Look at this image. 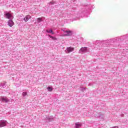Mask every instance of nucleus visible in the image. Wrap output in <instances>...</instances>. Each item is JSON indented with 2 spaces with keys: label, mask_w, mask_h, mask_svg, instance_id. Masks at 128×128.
Instances as JSON below:
<instances>
[{
  "label": "nucleus",
  "mask_w": 128,
  "mask_h": 128,
  "mask_svg": "<svg viewBox=\"0 0 128 128\" xmlns=\"http://www.w3.org/2000/svg\"><path fill=\"white\" fill-rule=\"evenodd\" d=\"M64 33L66 34H64V36H72V30H65Z\"/></svg>",
  "instance_id": "1"
},
{
  "label": "nucleus",
  "mask_w": 128,
  "mask_h": 128,
  "mask_svg": "<svg viewBox=\"0 0 128 128\" xmlns=\"http://www.w3.org/2000/svg\"><path fill=\"white\" fill-rule=\"evenodd\" d=\"M74 48L72 47H68L67 48L66 52V54H70V52H74Z\"/></svg>",
  "instance_id": "2"
},
{
  "label": "nucleus",
  "mask_w": 128,
  "mask_h": 128,
  "mask_svg": "<svg viewBox=\"0 0 128 128\" xmlns=\"http://www.w3.org/2000/svg\"><path fill=\"white\" fill-rule=\"evenodd\" d=\"M5 16H6V18H8V20H10V18H12V15L8 12H6L5 14Z\"/></svg>",
  "instance_id": "3"
},
{
  "label": "nucleus",
  "mask_w": 128,
  "mask_h": 128,
  "mask_svg": "<svg viewBox=\"0 0 128 128\" xmlns=\"http://www.w3.org/2000/svg\"><path fill=\"white\" fill-rule=\"evenodd\" d=\"M0 100H2L3 102H10L8 99L6 97H2L1 98H0Z\"/></svg>",
  "instance_id": "4"
},
{
  "label": "nucleus",
  "mask_w": 128,
  "mask_h": 128,
  "mask_svg": "<svg viewBox=\"0 0 128 128\" xmlns=\"http://www.w3.org/2000/svg\"><path fill=\"white\" fill-rule=\"evenodd\" d=\"M30 18H32V16L30 15H27L24 17V20L26 22H28V20H30Z\"/></svg>",
  "instance_id": "5"
},
{
  "label": "nucleus",
  "mask_w": 128,
  "mask_h": 128,
  "mask_svg": "<svg viewBox=\"0 0 128 128\" xmlns=\"http://www.w3.org/2000/svg\"><path fill=\"white\" fill-rule=\"evenodd\" d=\"M6 126V121H2L0 122V128H3Z\"/></svg>",
  "instance_id": "6"
},
{
  "label": "nucleus",
  "mask_w": 128,
  "mask_h": 128,
  "mask_svg": "<svg viewBox=\"0 0 128 128\" xmlns=\"http://www.w3.org/2000/svg\"><path fill=\"white\" fill-rule=\"evenodd\" d=\"M14 24V21L12 20H9L8 22V26H10V28H12Z\"/></svg>",
  "instance_id": "7"
},
{
  "label": "nucleus",
  "mask_w": 128,
  "mask_h": 128,
  "mask_svg": "<svg viewBox=\"0 0 128 128\" xmlns=\"http://www.w3.org/2000/svg\"><path fill=\"white\" fill-rule=\"evenodd\" d=\"M87 50H88V48L86 47L82 48L80 50V52H86Z\"/></svg>",
  "instance_id": "8"
},
{
  "label": "nucleus",
  "mask_w": 128,
  "mask_h": 128,
  "mask_svg": "<svg viewBox=\"0 0 128 128\" xmlns=\"http://www.w3.org/2000/svg\"><path fill=\"white\" fill-rule=\"evenodd\" d=\"M46 32H49L50 34H54V33L52 32V30H46Z\"/></svg>",
  "instance_id": "9"
},
{
  "label": "nucleus",
  "mask_w": 128,
  "mask_h": 128,
  "mask_svg": "<svg viewBox=\"0 0 128 128\" xmlns=\"http://www.w3.org/2000/svg\"><path fill=\"white\" fill-rule=\"evenodd\" d=\"M75 125H76V128H80V126H82L81 124H78V123L76 124Z\"/></svg>",
  "instance_id": "10"
},
{
  "label": "nucleus",
  "mask_w": 128,
  "mask_h": 128,
  "mask_svg": "<svg viewBox=\"0 0 128 128\" xmlns=\"http://www.w3.org/2000/svg\"><path fill=\"white\" fill-rule=\"evenodd\" d=\"M49 36L50 38H52L53 40H58L56 37H54L52 36Z\"/></svg>",
  "instance_id": "11"
},
{
  "label": "nucleus",
  "mask_w": 128,
  "mask_h": 128,
  "mask_svg": "<svg viewBox=\"0 0 128 128\" xmlns=\"http://www.w3.org/2000/svg\"><path fill=\"white\" fill-rule=\"evenodd\" d=\"M47 90H48V92H52V87L48 86V88H47Z\"/></svg>",
  "instance_id": "12"
},
{
  "label": "nucleus",
  "mask_w": 128,
  "mask_h": 128,
  "mask_svg": "<svg viewBox=\"0 0 128 128\" xmlns=\"http://www.w3.org/2000/svg\"><path fill=\"white\" fill-rule=\"evenodd\" d=\"M42 19L40 18H37V22H42Z\"/></svg>",
  "instance_id": "13"
},
{
  "label": "nucleus",
  "mask_w": 128,
  "mask_h": 128,
  "mask_svg": "<svg viewBox=\"0 0 128 128\" xmlns=\"http://www.w3.org/2000/svg\"><path fill=\"white\" fill-rule=\"evenodd\" d=\"M22 94L23 96H26V92H23Z\"/></svg>",
  "instance_id": "14"
},
{
  "label": "nucleus",
  "mask_w": 128,
  "mask_h": 128,
  "mask_svg": "<svg viewBox=\"0 0 128 128\" xmlns=\"http://www.w3.org/2000/svg\"><path fill=\"white\" fill-rule=\"evenodd\" d=\"M54 1H52L50 2V4H54Z\"/></svg>",
  "instance_id": "15"
}]
</instances>
